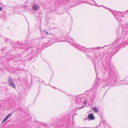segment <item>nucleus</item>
<instances>
[{"instance_id":"obj_1","label":"nucleus","mask_w":128,"mask_h":128,"mask_svg":"<svg viewBox=\"0 0 128 128\" xmlns=\"http://www.w3.org/2000/svg\"><path fill=\"white\" fill-rule=\"evenodd\" d=\"M8 84L13 88H16V86L14 83L12 81V79L10 78H8Z\"/></svg>"},{"instance_id":"obj_2","label":"nucleus","mask_w":128,"mask_h":128,"mask_svg":"<svg viewBox=\"0 0 128 128\" xmlns=\"http://www.w3.org/2000/svg\"><path fill=\"white\" fill-rule=\"evenodd\" d=\"M83 98L82 97H77L75 99V101L76 103L79 104H82Z\"/></svg>"},{"instance_id":"obj_3","label":"nucleus","mask_w":128,"mask_h":128,"mask_svg":"<svg viewBox=\"0 0 128 128\" xmlns=\"http://www.w3.org/2000/svg\"><path fill=\"white\" fill-rule=\"evenodd\" d=\"M32 9L34 11H37L40 8V6L39 5H36L33 4L32 6Z\"/></svg>"},{"instance_id":"obj_4","label":"nucleus","mask_w":128,"mask_h":128,"mask_svg":"<svg viewBox=\"0 0 128 128\" xmlns=\"http://www.w3.org/2000/svg\"><path fill=\"white\" fill-rule=\"evenodd\" d=\"M94 119V117L93 116V114H90L88 115V117L87 119H86V120L87 119L89 120H93Z\"/></svg>"},{"instance_id":"obj_5","label":"nucleus","mask_w":128,"mask_h":128,"mask_svg":"<svg viewBox=\"0 0 128 128\" xmlns=\"http://www.w3.org/2000/svg\"><path fill=\"white\" fill-rule=\"evenodd\" d=\"M93 111L96 113L98 111V110L96 107H94L92 108Z\"/></svg>"},{"instance_id":"obj_6","label":"nucleus","mask_w":128,"mask_h":128,"mask_svg":"<svg viewBox=\"0 0 128 128\" xmlns=\"http://www.w3.org/2000/svg\"><path fill=\"white\" fill-rule=\"evenodd\" d=\"M8 119V115H7L6 117L3 120L2 122V123H4Z\"/></svg>"},{"instance_id":"obj_7","label":"nucleus","mask_w":128,"mask_h":128,"mask_svg":"<svg viewBox=\"0 0 128 128\" xmlns=\"http://www.w3.org/2000/svg\"><path fill=\"white\" fill-rule=\"evenodd\" d=\"M37 16V17H40V20L41 19V18H43V14H39V15L38 16Z\"/></svg>"},{"instance_id":"obj_8","label":"nucleus","mask_w":128,"mask_h":128,"mask_svg":"<svg viewBox=\"0 0 128 128\" xmlns=\"http://www.w3.org/2000/svg\"><path fill=\"white\" fill-rule=\"evenodd\" d=\"M44 32L46 34L48 35L49 34L47 31H44Z\"/></svg>"},{"instance_id":"obj_9","label":"nucleus","mask_w":128,"mask_h":128,"mask_svg":"<svg viewBox=\"0 0 128 128\" xmlns=\"http://www.w3.org/2000/svg\"><path fill=\"white\" fill-rule=\"evenodd\" d=\"M13 114V113L12 114V113H10L8 114V118H9L10 116L12 115Z\"/></svg>"},{"instance_id":"obj_10","label":"nucleus","mask_w":128,"mask_h":128,"mask_svg":"<svg viewBox=\"0 0 128 128\" xmlns=\"http://www.w3.org/2000/svg\"><path fill=\"white\" fill-rule=\"evenodd\" d=\"M116 19H117V20L119 22H120V21H121V20L120 19H118L117 18H116Z\"/></svg>"},{"instance_id":"obj_11","label":"nucleus","mask_w":128,"mask_h":128,"mask_svg":"<svg viewBox=\"0 0 128 128\" xmlns=\"http://www.w3.org/2000/svg\"><path fill=\"white\" fill-rule=\"evenodd\" d=\"M17 58L18 57H14L12 59V60H15V58Z\"/></svg>"},{"instance_id":"obj_12","label":"nucleus","mask_w":128,"mask_h":128,"mask_svg":"<svg viewBox=\"0 0 128 128\" xmlns=\"http://www.w3.org/2000/svg\"><path fill=\"white\" fill-rule=\"evenodd\" d=\"M24 7H25V8L26 10V9H27L28 8V6H25Z\"/></svg>"},{"instance_id":"obj_13","label":"nucleus","mask_w":128,"mask_h":128,"mask_svg":"<svg viewBox=\"0 0 128 128\" xmlns=\"http://www.w3.org/2000/svg\"><path fill=\"white\" fill-rule=\"evenodd\" d=\"M2 7H0V11H2Z\"/></svg>"},{"instance_id":"obj_14","label":"nucleus","mask_w":128,"mask_h":128,"mask_svg":"<svg viewBox=\"0 0 128 128\" xmlns=\"http://www.w3.org/2000/svg\"><path fill=\"white\" fill-rule=\"evenodd\" d=\"M84 106H83L81 108H79V109H82V108H83Z\"/></svg>"},{"instance_id":"obj_15","label":"nucleus","mask_w":128,"mask_h":128,"mask_svg":"<svg viewBox=\"0 0 128 128\" xmlns=\"http://www.w3.org/2000/svg\"><path fill=\"white\" fill-rule=\"evenodd\" d=\"M84 102L86 104V103L85 101H84Z\"/></svg>"},{"instance_id":"obj_16","label":"nucleus","mask_w":128,"mask_h":128,"mask_svg":"<svg viewBox=\"0 0 128 128\" xmlns=\"http://www.w3.org/2000/svg\"><path fill=\"white\" fill-rule=\"evenodd\" d=\"M17 44L18 45L20 44V43L19 42L17 43Z\"/></svg>"},{"instance_id":"obj_17","label":"nucleus","mask_w":128,"mask_h":128,"mask_svg":"<svg viewBox=\"0 0 128 128\" xmlns=\"http://www.w3.org/2000/svg\"><path fill=\"white\" fill-rule=\"evenodd\" d=\"M5 41H6V42H7V41H6V40H5Z\"/></svg>"},{"instance_id":"obj_18","label":"nucleus","mask_w":128,"mask_h":128,"mask_svg":"<svg viewBox=\"0 0 128 128\" xmlns=\"http://www.w3.org/2000/svg\"><path fill=\"white\" fill-rule=\"evenodd\" d=\"M121 12H120L119 13H121Z\"/></svg>"}]
</instances>
